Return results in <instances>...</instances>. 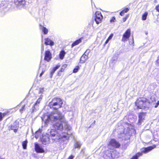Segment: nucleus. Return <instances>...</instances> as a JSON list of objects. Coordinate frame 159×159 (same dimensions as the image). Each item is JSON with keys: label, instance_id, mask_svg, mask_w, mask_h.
<instances>
[{"label": "nucleus", "instance_id": "21", "mask_svg": "<svg viewBox=\"0 0 159 159\" xmlns=\"http://www.w3.org/2000/svg\"><path fill=\"white\" fill-rule=\"evenodd\" d=\"M41 134V130L39 129L36 132L35 134V138H38L39 136H40Z\"/></svg>", "mask_w": 159, "mask_h": 159}, {"label": "nucleus", "instance_id": "17", "mask_svg": "<svg viewBox=\"0 0 159 159\" xmlns=\"http://www.w3.org/2000/svg\"><path fill=\"white\" fill-rule=\"evenodd\" d=\"M88 59V56L86 54L83 55L80 58V62L84 63Z\"/></svg>", "mask_w": 159, "mask_h": 159}, {"label": "nucleus", "instance_id": "15", "mask_svg": "<svg viewBox=\"0 0 159 159\" xmlns=\"http://www.w3.org/2000/svg\"><path fill=\"white\" fill-rule=\"evenodd\" d=\"M129 134L128 133H120V135L119 137L123 139H127L129 138Z\"/></svg>", "mask_w": 159, "mask_h": 159}, {"label": "nucleus", "instance_id": "9", "mask_svg": "<svg viewBox=\"0 0 159 159\" xmlns=\"http://www.w3.org/2000/svg\"><path fill=\"white\" fill-rule=\"evenodd\" d=\"M43 98V96L42 95H41L39 97V98L37 100V101L36 102L35 104L34 105V107L33 108V112L35 111L36 110L38 109H39V105L38 104H39L41 100H42Z\"/></svg>", "mask_w": 159, "mask_h": 159}, {"label": "nucleus", "instance_id": "39", "mask_svg": "<svg viewBox=\"0 0 159 159\" xmlns=\"http://www.w3.org/2000/svg\"><path fill=\"white\" fill-rule=\"evenodd\" d=\"M124 13H125L124 12V11H121L120 13V15L121 16H123L124 14Z\"/></svg>", "mask_w": 159, "mask_h": 159}, {"label": "nucleus", "instance_id": "42", "mask_svg": "<svg viewBox=\"0 0 159 159\" xmlns=\"http://www.w3.org/2000/svg\"><path fill=\"white\" fill-rule=\"evenodd\" d=\"M43 92V89H41L39 91V93H42Z\"/></svg>", "mask_w": 159, "mask_h": 159}, {"label": "nucleus", "instance_id": "6", "mask_svg": "<svg viewBox=\"0 0 159 159\" xmlns=\"http://www.w3.org/2000/svg\"><path fill=\"white\" fill-rule=\"evenodd\" d=\"M130 29H128L123 35L122 38V41L125 42L127 41V39H129L130 36Z\"/></svg>", "mask_w": 159, "mask_h": 159}, {"label": "nucleus", "instance_id": "19", "mask_svg": "<svg viewBox=\"0 0 159 159\" xmlns=\"http://www.w3.org/2000/svg\"><path fill=\"white\" fill-rule=\"evenodd\" d=\"M66 52L63 50H61L59 54V57L61 59H63L66 54Z\"/></svg>", "mask_w": 159, "mask_h": 159}, {"label": "nucleus", "instance_id": "3", "mask_svg": "<svg viewBox=\"0 0 159 159\" xmlns=\"http://www.w3.org/2000/svg\"><path fill=\"white\" fill-rule=\"evenodd\" d=\"M147 99L144 98H139L136 101L135 104L138 108L143 109L149 104L147 101Z\"/></svg>", "mask_w": 159, "mask_h": 159}, {"label": "nucleus", "instance_id": "5", "mask_svg": "<svg viewBox=\"0 0 159 159\" xmlns=\"http://www.w3.org/2000/svg\"><path fill=\"white\" fill-rule=\"evenodd\" d=\"M102 18L103 16L100 11H97L95 12V20L97 24L100 23Z\"/></svg>", "mask_w": 159, "mask_h": 159}, {"label": "nucleus", "instance_id": "23", "mask_svg": "<svg viewBox=\"0 0 159 159\" xmlns=\"http://www.w3.org/2000/svg\"><path fill=\"white\" fill-rule=\"evenodd\" d=\"M41 29L44 34H47L48 33V30L45 27L42 26Z\"/></svg>", "mask_w": 159, "mask_h": 159}, {"label": "nucleus", "instance_id": "7", "mask_svg": "<svg viewBox=\"0 0 159 159\" xmlns=\"http://www.w3.org/2000/svg\"><path fill=\"white\" fill-rule=\"evenodd\" d=\"M19 127V124L18 122L16 121L13 125L9 127V130H13L15 132H16Z\"/></svg>", "mask_w": 159, "mask_h": 159}, {"label": "nucleus", "instance_id": "20", "mask_svg": "<svg viewBox=\"0 0 159 159\" xmlns=\"http://www.w3.org/2000/svg\"><path fill=\"white\" fill-rule=\"evenodd\" d=\"M28 142L27 140L23 142L22 143V145L23 147V148L25 149H26L27 147V144Z\"/></svg>", "mask_w": 159, "mask_h": 159}, {"label": "nucleus", "instance_id": "16", "mask_svg": "<svg viewBox=\"0 0 159 159\" xmlns=\"http://www.w3.org/2000/svg\"><path fill=\"white\" fill-rule=\"evenodd\" d=\"M45 44L46 45H50L52 46L54 45V42L48 38H45Z\"/></svg>", "mask_w": 159, "mask_h": 159}, {"label": "nucleus", "instance_id": "12", "mask_svg": "<svg viewBox=\"0 0 159 159\" xmlns=\"http://www.w3.org/2000/svg\"><path fill=\"white\" fill-rule=\"evenodd\" d=\"M35 150L37 153H43L44 152V150L37 143L35 144Z\"/></svg>", "mask_w": 159, "mask_h": 159}, {"label": "nucleus", "instance_id": "22", "mask_svg": "<svg viewBox=\"0 0 159 159\" xmlns=\"http://www.w3.org/2000/svg\"><path fill=\"white\" fill-rule=\"evenodd\" d=\"M148 15V12H146L143 14L142 16V20H145L146 19L147 16Z\"/></svg>", "mask_w": 159, "mask_h": 159}, {"label": "nucleus", "instance_id": "43", "mask_svg": "<svg viewBox=\"0 0 159 159\" xmlns=\"http://www.w3.org/2000/svg\"><path fill=\"white\" fill-rule=\"evenodd\" d=\"M126 20V18H124L123 19V21L124 22H125Z\"/></svg>", "mask_w": 159, "mask_h": 159}, {"label": "nucleus", "instance_id": "36", "mask_svg": "<svg viewBox=\"0 0 159 159\" xmlns=\"http://www.w3.org/2000/svg\"><path fill=\"white\" fill-rule=\"evenodd\" d=\"M156 65L158 66H159V57H158L157 60V61H156Z\"/></svg>", "mask_w": 159, "mask_h": 159}, {"label": "nucleus", "instance_id": "30", "mask_svg": "<svg viewBox=\"0 0 159 159\" xmlns=\"http://www.w3.org/2000/svg\"><path fill=\"white\" fill-rule=\"evenodd\" d=\"M90 52V50L89 49L87 50L85 52V53L84 54H86L88 56V55L89 54V53Z\"/></svg>", "mask_w": 159, "mask_h": 159}, {"label": "nucleus", "instance_id": "25", "mask_svg": "<svg viewBox=\"0 0 159 159\" xmlns=\"http://www.w3.org/2000/svg\"><path fill=\"white\" fill-rule=\"evenodd\" d=\"M81 144L79 142H76L75 144V148H80Z\"/></svg>", "mask_w": 159, "mask_h": 159}, {"label": "nucleus", "instance_id": "2", "mask_svg": "<svg viewBox=\"0 0 159 159\" xmlns=\"http://www.w3.org/2000/svg\"><path fill=\"white\" fill-rule=\"evenodd\" d=\"M62 104L63 102L60 98H54L50 102L49 106L51 108L58 109L62 106Z\"/></svg>", "mask_w": 159, "mask_h": 159}, {"label": "nucleus", "instance_id": "26", "mask_svg": "<svg viewBox=\"0 0 159 159\" xmlns=\"http://www.w3.org/2000/svg\"><path fill=\"white\" fill-rule=\"evenodd\" d=\"M67 67V65L66 64H64L61 67V72L63 71Z\"/></svg>", "mask_w": 159, "mask_h": 159}, {"label": "nucleus", "instance_id": "14", "mask_svg": "<svg viewBox=\"0 0 159 159\" xmlns=\"http://www.w3.org/2000/svg\"><path fill=\"white\" fill-rule=\"evenodd\" d=\"M51 55V54L49 51H46L45 53L44 60L49 61L52 58Z\"/></svg>", "mask_w": 159, "mask_h": 159}, {"label": "nucleus", "instance_id": "40", "mask_svg": "<svg viewBox=\"0 0 159 159\" xmlns=\"http://www.w3.org/2000/svg\"><path fill=\"white\" fill-rule=\"evenodd\" d=\"M109 40H108V39H107L106 41L105 42V43L104 44V45H106L107 43L109 41Z\"/></svg>", "mask_w": 159, "mask_h": 159}, {"label": "nucleus", "instance_id": "41", "mask_svg": "<svg viewBox=\"0 0 159 159\" xmlns=\"http://www.w3.org/2000/svg\"><path fill=\"white\" fill-rule=\"evenodd\" d=\"M74 157V156L72 155L70 156L68 158V159H73Z\"/></svg>", "mask_w": 159, "mask_h": 159}, {"label": "nucleus", "instance_id": "32", "mask_svg": "<svg viewBox=\"0 0 159 159\" xmlns=\"http://www.w3.org/2000/svg\"><path fill=\"white\" fill-rule=\"evenodd\" d=\"M115 18L114 17H113L110 20L111 22H115Z\"/></svg>", "mask_w": 159, "mask_h": 159}, {"label": "nucleus", "instance_id": "34", "mask_svg": "<svg viewBox=\"0 0 159 159\" xmlns=\"http://www.w3.org/2000/svg\"><path fill=\"white\" fill-rule=\"evenodd\" d=\"M60 66L57 65L53 69L54 70H56L57 69L60 67Z\"/></svg>", "mask_w": 159, "mask_h": 159}, {"label": "nucleus", "instance_id": "13", "mask_svg": "<svg viewBox=\"0 0 159 159\" xmlns=\"http://www.w3.org/2000/svg\"><path fill=\"white\" fill-rule=\"evenodd\" d=\"M146 113L144 112L140 113L139 115V125H140L145 117Z\"/></svg>", "mask_w": 159, "mask_h": 159}, {"label": "nucleus", "instance_id": "4", "mask_svg": "<svg viewBox=\"0 0 159 159\" xmlns=\"http://www.w3.org/2000/svg\"><path fill=\"white\" fill-rule=\"evenodd\" d=\"M153 148L152 147L143 148L141 149V152H138L135 155L133 156L131 159H138L139 157L142 155V153H147L150 151Z\"/></svg>", "mask_w": 159, "mask_h": 159}, {"label": "nucleus", "instance_id": "18", "mask_svg": "<svg viewBox=\"0 0 159 159\" xmlns=\"http://www.w3.org/2000/svg\"><path fill=\"white\" fill-rule=\"evenodd\" d=\"M82 38H80L74 42L72 44V47H73L75 46L78 45L81 42L82 39Z\"/></svg>", "mask_w": 159, "mask_h": 159}, {"label": "nucleus", "instance_id": "45", "mask_svg": "<svg viewBox=\"0 0 159 159\" xmlns=\"http://www.w3.org/2000/svg\"><path fill=\"white\" fill-rule=\"evenodd\" d=\"M91 24H92V25H93V22H92V23Z\"/></svg>", "mask_w": 159, "mask_h": 159}, {"label": "nucleus", "instance_id": "29", "mask_svg": "<svg viewBox=\"0 0 159 159\" xmlns=\"http://www.w3.org/2000/svg\"><path fill=\"white\" fill-rule=\"evenodd\" d=\"M129 11V9L128 8H125L124 10H122L123 11H124V13H126Z\"/></svg>", "mask_w": 159, "mask_h": 159}, {"label": "nucleus", "instance_id": "1", "mask_svg": "<svg viewBox=\"0 0 159 159\" xmlns=\"http://www.w3.org/2000/svg\"><path fill=\"white\" fill-rule=\"evenodd\" d=\"M42 120L46 125H47L50 121L52 123L55 122L53 124V126L60 132L57 134L54 129L50 130L51 137L54 141L57 142L59 139H63V141L68 139L71 134L70 130L71 128L65 120L64 115L60 111L56 110L48 115L45 116L42 118Z\"/></svg>", "mask_w": 159, "mask_h": 159}, {"label": "nucleus", "instance_id": "10", "mask_svg": "<svg viewBox=\"0 0 159 159\" xmlns=\"http://www.w3.org/2000/svg\"><path fill=\"white\" fill-rule=\"evenodd\" d=\"M111 145L115 148H119L120 146V144L117 142L115 139H112L109 143V146Z\"/></svg>", "mask_w": 159, "mask_h": 159}, {"label": "nucleus", "instance_id": "28", "mask_svg": "<svg viewBox=\"0 0 159 159\" xmlns=\"http://www.w3.org/2000/svg\"><path fill=\"white\" fill-rule=\"evenodd\" d=\"M56 71L55 70H54L53 69L50 72V75L51 77L52 78L53 74H54L55 72Z\"/></svg>", "mask_w": 159, "mask_h": 159}, {"label": "nucleus", "instance_id": "24", "mask_svg": "<svg viewBox=\"0 0 159 159\" xmlns=\"http://www.w3.org/2000/svg\"><path fill=\"white\" fill-rule=\"evenodd\" d=\"M6 113H2L0 112V121L2 120L3 118L6 115Z\"/></svg>", "mask_w": 159, "mask_h": 159}, {"label": "nucleus", "instance_id": "27", "mask_svg": "<svg viewBox=\"0 0 159 159\" xmlns=\"http://www.w3.org/2000/svg\"><path fill=\"white\" fill-rule=\"evenodd\" d=\"M79 69V66H77L73 70V72L74 73H76Z\"/></svg>", "mask_w": 159, "mask_h": 159}, {"label": "nucleus", "instance_id": "35", "mask_svg": "<svg viewBox=\"0 0 159 159\" xmlns=\"http://www.w3.org/2000/svg\"><path fill=\"white\" fill-rule=\"evenodd\" d=\"M45 71V69L43 70L42 72L41 73V74H40V77H41L42 75L44 73V72Z\"/></svg>", "mask_w": 159, "mask_h": 159}, {"label": "nucleus", "instance_id": "11", "mask_svg": "<svg viewBox=\"0 0 159 159\" xmlns=\"http://www.w3.org/2000/svg\"><path fill=\"white\" fill-rule=\"evenodd\" d=\"M14 2L16 5L19 7H22L25 4V0H14Z\"/></svg>", "mask_w": 159, "mask_h": 159}, {"label": "nucleus", "instance_id": "38", "mask_svg": "<svg viewBox=\"0 0 159 159\" xmlns=\"http://www.w3.org/2000/svg\"><path fill=\"white\" fill-rule=\"evenodd\" d=\"M159 104V101H158L157 103L156 104V105H155V107L156 108L157 107V106H158Z\"/></svg>", "mask_w": 159, "mask_h": 159}, {"label": "nucleus", "instance_id": "33", "mask_svg": "<svg viewBox=\"0 0 159 159\" xmlns=\"http://www.w3.org/2000/svg\"><path fill=\"white\" fill-rule=\"evenodd\" d=\"M25 106H23L22 108L20 110V111L21 112L23 111L24 110Z\"/></svg>", "mask_w": 159, "mask_h": 159}, {"label": "nucleus", "instance_id": "31", "mask_svg": "<svg viewBox=\"0 0 159 159\" xmlns=\"http://www.w3.org/2000/svg\"><path fill=\"white\" fill-rule=\"evenodd\" d=\"M113 34H111L109 36L108 38V40H111L112 38L113 37Z\"/></svg>", "mask_w": 159, "mask_h": 159}, {"label": "nucleus", "instance_id": "37", "mask_svg": "<svg viewBox=\"0 0 159 159\" xmlns=\"http://www.w3.org/2000/svg\"><path fill=\"white\" fill-rule=\"evenodd\" d=\"M156 10L159 12V5L157 6L156 7Z\"/></svg>", "mask_w": 159, "mask_h": 159}, {"label": "nucleus", "instance_id": "8", "mask_svg": "<svg viewBox=\"0 0 159 159\" xmlns=\"http://www.w3.org/2000/svg\"><path fill=\"white\" fill-rule=\"evenodd\" d=\"M49 134H48L47 136H43L41 139V141L43 144L46 145L49 143L50 138L48 136Z\"/></svg>", "mask_w": 159, "mask_h": 159}, {"label": "nucleus", "instance_id": "44", "mask_svg": "<svg viewBox=\"0 0 159 159\" xmlns=\"http://www.w3.org/2000/svg\"><path fill=\"white\" fill-rule=\"evenodd\" d=\"M42 49L43 50V46L42 47Z\"/></svg>", "mask_w": 159, "mask_h": 159}]
</instances>
